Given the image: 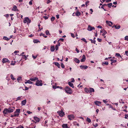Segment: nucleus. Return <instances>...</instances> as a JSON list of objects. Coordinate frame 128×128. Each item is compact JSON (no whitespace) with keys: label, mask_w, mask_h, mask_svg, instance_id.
Here are the masks:
<instances>
[{"label":"nucleus","mask_w":128,"mask_h":128,"mask_svg":"<svg viewBox=\"0 0 128 128\" xmlns=\"http://www.w3.org/2000/svg\"><path fill=\"white\" fill-rule=\"evenodd\" d=\"M14 110L11 108H5L3 111V113L4 116H5L8 113H10L13 112Z\"/></svg>","instance_id":"obj_1"},{"label":"nucleus","mask_w":128,"mask_h":128,"mask_svg":"<svg viewBox=\"0 0 128 128\" xmlns=\"http://www.w3.org/2000/svg\"><path fill=\"white\" fill-rule=\"evenodd\" d=\"M64 90L66 93L69 94H71L72 93V90L68 86H66L64 88Z\"/></svg>","instance_id":"obj_2"},{"label":"nucleus","mask_w":128,"mask_h":128,"mask_svg":"<svg viewBox=\"0 0 128 128\" xmlns=\"http://www.w3.org/2000/svg\"><path fill=\"white\" fill-rule=\"evenodd\" d=\"M23 22L24 23L29 24L31 22V20L28 17H26L24 19Z\"/></svg>","instance_id":"obj_3"},{"label":"nucleus","mask_w":128,"mask_h":128,"mask_svg":"<svg viewBox=\"0 0 128 128\" xmlns=\"http://www.w3.org/2000/svg\"><path fill=\"white\" fill-rule=\"evenodd\" d=\"M42 80H40L39 81L38 79V80H37L35 84L37 86H42Z\"/></svg>","instance_id":"obj_4"},{"label":"nucleus","mask_w":128,"mask_h":128,"mask_svg":"<svg viewBox=\"0 0 128 128\" xmlns=\"http://www.w3.org/2000/svg\"><path fill=\"white\" fill-rule=\"evenodd\" d=\"M68 119L70 120H72L74 119V116L73 114L68 115Z\"/></svg>","instance_id":"obj_5"},{"label":"nucleus","mask_w":128,"mask_h":128,"mask_svg":"<svg viewBox=\"0 0 128 128\" xmlns=\"http://www.w3.org/2000/svg\"><path fill=\"white\" fill-rule=\"evenodd\" d=\"M38 78L36 77L34 78H30V80L32 82H35L38 80Z\"/></svg>","instance_id":"obj_6"},{"label":"nucleus","mask_w":128,"mask_h":128,"mask_svg":"<svg viewBox=\"0 0 128 128\" xmlns=\"http://www.w3.org/2000/svg\"><path fill=\"white\" fill-rule=\"evenodd\" d=\"M95 29L94 28V27H92L90 26V25H89L88 26L87 30L89 31H91L92 30Z\"/></svg>","instance_id":"obj_7"},{"label":"nucleus","mask_w":128,"mask_h":128,"mask_svg":"<svg viewBox=\"0 0 128 128\" xmlns=\"http://www.w3.org/2000/svg\"><path fill=\"white\" fill-rule=\"evenodd\" d=\"M20 112V109H16V111H15L14 112V114H18V116L19 115V113Z\"/></svg>","instance_id":"obj_8"},{"label":"nucleus","mask_w":128,"mask_h":128,"mask_svg":"<svg viewBox=\"0 0 128 128\" xmlns=\"http://www.w3.org/2000/svg\"><path fill=\"white\" fill-rule=\"evenodd\" d=\"M57 112L60 116H63L64 114V112L62 111L58 112Z\"/></svg>","instance_id":"obj_9"},{"label":"nucleus","mask_w":128,"mask_h":128,"mask_svg":"<svg viewBox=\"0 0 128 128\" xmlns=\"http://www.w3.org/2000/svg\"><path fill=\"white\" fill-rule=\"evenodd\" d=\"M106 23L109 26H112V22L110 21H108L106 20Z\"/></svg>","instance_id":"obj_10"},{"label":"nucleus","mask_w":128,"mask_h":128,"mask_svg":"<svg viewBox=\"0 0 128 128\" xmlns=\"http://www.w3.org/2000/svg\"><path fill=\"white\" fill-rule=\"evenodd\" d=\"M94 102L95 104L98 106H99L101 104L100 102L98 101H95Z\"/></svg>","instance_id":"obj_11"},{"label":"nucleus","mask_w":128,"mask_h":128,"mask_svg":"<svg viewBox=\"0 0 128 128\" xmlns=\"http://www.w3.org/2000/svg\"><path fill=\"white\" fill-rule=\"evenodd\" d=\"M12 10L14 11H18V10L17 9V7L16 6L14 5V6L13 8L12 9Z\"/></svg>","instance_id":"obj_12"},{"label":"nucleus","mask_w":128,"mask_h":128,"mask_svg":"<svg viewBox=\"0 0 128 128\" xmlns=\"http://www.w3.org/2000/svg\"><path fill=\"white\" fill-rule=\"evenodd\" d=\"M100 32L103 33V34H102V35L103 36H104L107 33L106 31L104 30H100Z\"/></svg>","instance_id":"obj_13"},{"label":"nucleus","mask_w":128,"mask_h":128,"mask_svg":"<svg viewBox=\"0 0 128 128\" xmlns=\"http://www.w3.org/2000/svg\"><path fill=\"white\" fill-rule=\"evenodd\" d=\"M94 89L92 88H89V92L91 93L92 92H94Z\"/></svg>","instance_id":"obj_14"},{"label":"nucleus","mask_w":128,"mask_h":128,"mask_svg":"<svg viewBox=\"0 0 128 128\" xmlns=\"http://www.w3.org/2000/svg\"><path fill=\"white\" fill-rule=\"evenodd\" d=\"M67 124H63L62 125V127L63 128H69Z\"/></svg>","instance_id":"obj_15"},{"label":"nucleus","mask_w":128,"mask_h":128,"mask_svg":"<svg viewBox=\"0 0 128 128\" xmlns=\"http://www.w3.org/2000/svg\"><path fill=\"white\" fill-rule=\"evenodd\" d=\"M86 60V57L84 55H83L82 56V58L81 60V61L82 62H84Z\"/></svg>","instance_id":"obj_16"},{"label":"nucleus","mask_w":128,"mask_h":128,"mask_svg":"<svg viewBox=\"0 0 128 128\" xmlns=\"http://www.w3.org/2000/svg\"><path fill=\"white\" fill-rule=\"evenodd\" d=\"M80 67L81 68L83 69H86L88 68V66H80Z\"/></svg>","instance_id":"obj_17"},{"label":"nucleus","mask_w":128,"mask_h":128,"mask_svg":"<svg viewBox=\"0 0 128 128\" xmlns=\"http://www.w3.org/2000/svg\"><path fill=\"white\" fill-rule=\"evenodd\" d=\"M68 84L70 86L72 87V88H74V86L73 84L71 83V82H68Z\"/></svg>","instance_id":"obj_18"},{"label":"nucleus","mask_w":128,"mask_h":128,"mask_svg":"<svg viewBox=\"0 0 128 128\" xmlns=\"http://www.w3.org/2000/svg\"><path fill=\"white\" fill-rule=\"evenodd\" d=\"M53 64H54L58 68H60V64L57 62H54Z\"/></svg>","instance_id":"obj_19"},{"label":"nucleus","mask_w":128,"mask_h":128,"mask_svg":"<svg viewBox=\"0 0 128 128\" xmlns=\"http://www.w3.org/2000/svg\"><path fill=\"white\" fill-rule=\"evenodd\" d=\"M9 60H8L6 58H4L2 59V62L3 63H5L6 62L8 61Z\"/></svg>","instance_id":"obj_20"},{"label":"nucleus","mask_w":128,"mask_h":128,"mask_svg":"<svg viewBox=\"0 0 128 128\" xmlns=\"http://www.w3.org/2000/svg\"><path fill=\"white\" fill-rule=\"evenodd\" d=\"M55 50V48L54 46H51L50 50L51 52H53Z\"/></svg>","instance_id":"obj_21"},{"label":"nucleus","mask_w":128,"mask_h":128,"mask_svg":"<svg viewBox=\"0 0 128 128\" xmlns=\"http://www.w3.org/2000/svg\"><path fill=\"white\" fill-rule=\"evenodd\" d=\"M26 100H25L22 101L21 104L22 105L24 106L26 104Z\"/></svg>","instance_id":"obj_22"},{"label":"nucleus","mask_w":128,"mask_h":128,"mask_svg":"<svg viewBox=\"0 0 128 128\" xmlns=\"http://www.w3.org/2000/svg\"><path fill=\"white\" fill-rule=\"evenodd\" d=\"M34 119L36 121V122H38L40 120V119L36 117H34Z\"/></svg>","instance_id":"obj_23"},{"label":"nucleus","mask_w":128,"mask_h":128,"mask_svg":"<svg viewBox=\"0 0 128 128\" xmlns=\"http://www.w3.org/2000/svg\"><path fill=\"white\" fill-rule=\"evenodd\" d=\"M74 61L76 62L77 63H79L80 62V60L77 58H75L74 59Z\"/></svg>","instance_id":"obj_24"},{"label":"nucleus","mask_w":128,"mask_h":128,"mask_svg":"<svg viewBox=\"0 0 128 128\" xmlns=\"http://www.w3.org/2000/svg\"><path fill=\"white\" fill-rule=\"evenodd\" d=\"M25 84H26L27 83H28L29 84H32L33 83L32 82L30 81V80H27L26 82H25Z\"/></svg>","instance_id":"obj_25"},{"label":"nucleus","mask_w":128,"mask_h":128,"mask_svg":"<svg viewBox=\"0 0 128 128\" xmlns=\"http://www.w3.org/2000/svg\"><path fill=\"white\" fill-rule=\"evenodd\" d=\"M10 117L12 118L14 117H18V114H14L11 115L10 116Z\"/></svg>","instance_id":"obj_26"},{"label":"nucleus","mask_w":128,"mask_h":128,"mask_svg":"<svg viewBox=\"0 0 128 128\" xmlns=\"http://www.w3.org/2000/svg\"><path fill=\"white\" fill-rule=\"evenodd\" d=\"M22 77L20 76L18 77L17 78V80L18 82H20L21 81Z\"/></svg>","instance_id":"obj_27"},{"label":"nucleus","mask_w":128,"mask_h":128,"mask_svg":"<svg viewBox=\"0 0 128 128\" xmlns=\"http://www.w3.org/2000/svg\"><path fill=\"white\" fill-rule=\"evenodd\" d=\"M3 39L4 40H5L7 41H8L10 39V38H8L6 36H4L3 37Z\"/></svg>","instance_id":"obj_28"},{"label":"nucleus","mask_w":128,"mask_h":128,"mask_svg":"<svg viewBox=\"0 0 128 128\" xmlns=\"http://www.w3.org/2000/svg\"><path fill=\"white\" fill-rule=\"evenodd\" d=\"M39 35L40 36H42L45 38H46L47 37V36H46L44 34L42 33H41Z\"/></svg>","instance_id":"obj_29"},{"label":"nucleus","mask_w":128,"mask_h":128,"mask_svg":"<svg viewBox=\"0 0 128 128\" xmlns=\"http://www.w3.org/2000/svg\"><path fill=\"white\" fill-rule=\"evenodd\" d=\"M76 16H78L80 15V13L78 11L76 13Z\"/></svg>","instance_id":"obj_30"},{"label":"nucleus","mask_w":128,"mask_h":128,"mask_svg":"<svg viewBox=\"0 0 128 128\" xmlns=\"http://www.w3.org/2000/svg\"><path fill=\"white\" fill-rule=\"evenodd\" d=\"M84 91H85L87 93H88L89 92V88H84Z\"/></svg>","instance_id":"obj_31"},{"label":"nucleus","mask_w":128,"mask_h":128,"mask_svg":"<svg viewBox=\"0 0 128 128\" xmlns=\"http://www.w3.org/2000/svg\"><path fill=\"white\" fill-rule=\"evenodd\" d=\"M116 56L118 57H120L122 58V57L120 54L119 53H116Z\"/></svg>","instance_id":"obj_32"},{"label":"nucleus","mask_w":128,"mask_h":128,"mask_svg":"<svg viewBox=\"0 0 128 128\" xmlns=\"http://www.w3.org/2000/svg\"><path fill=\"white\" fill-rule=\"evenodd\" d=\"M86 121L89 123H90L91 122L90 119L88 117L87 118Z\"/></svg>","instance_id":"obj_33"},{"label":"nucleus","mask_w":128,"mask_h":128,"mask_svg":"<svg viewBox=\"0 0 128 128\" xmlns=\"http://www.w3.org/2000/svg\"><path fill=\"white\" fill-rule=\"evenodd\" d=\"M22 96H19V97H18L16 98V101L18 100H21L22 98Z\"/></svg>","instance_id":"obj_34"},{"label":"nucleus","mask_w":128,"mask_h":128,"mask_svg":"<svg viewBox=\"0 0 128 128\" xmlns=\"http://www.w3.org/2000/svg\"><path fill=\"white\" fill-rule=\"evenodd\" d=\"M10 77L13 80H16V79L14 78L12 74H11L10 75Z\"/></svg>","instance_id":"obj_35"},{"label":"nucleus","mask_w":128,"mask_h":128,"mask_svg":"<svg viewBox=\"0 0 128 128\" xmlns=\"http://www.w3.org/2000/svg\"><path fill=\"white\" fill-rule=\"evenodd\" d=\"M114 26L115 28H116L117 29H119L120 27V25H118V26H117L116 25H115Z\"/></svg>","instance_id":"obj_36"},{"label":"nucleus","mask_w":128,"mask_h":128,"mask_svg":"<svg viewBox=\"0 0 128 128\" xmlns=\"http://www.w3.org/2000/svg\"><path fill=\"white\" fill-rule=\"evenodd\" d=\"M112 3H110L109 4H107V5H108V7H109L110 8L111 7V6L112 5Z\"/></svg>","instance_id":"obj_37"},{"label":"nucleus","mask_w":128,"mask_h":128,"mask_svg":"<svg viewBox=\"0 0 128 128\" xmlns=\"http://www.w3.org/2000/svg\"><path fill=\"white\" fill-rule=\"evenodd\" d=\"M110 60L112 62H113L114 63H115L116 62L117 60H113V59H111Z\"/></svg>","instance_id":"obj_38"},{"label":"nucleus","mask_w":128,"mask_h":128,"mask_svg":"<svg viewBox=\"0 0 128 128\" xmlns=\"http://www.w3.org/2000/svg\"><path fill=\"white\" fill-rule=\"evenodd\" d=\"M90 40L91 41L92 43L95 44L96 42V41L94 40H92V39H90Z\"/></svg>","instance_id":"obj_39"},{"label":"nucleus","mask_w":128,"mask_h":128,"mask_svg":"<svg viewBox=\"0 0 128 128\" xmlns=\"http://www.w3.org/2000/svg\"><path fill=\"white\" fill-rule=\"evenodd\" d=\"M33 42L34 43H37L39 42L38 40H34Z\"/></svg>","instance_id":"obj_40"},{"label":"nucleus","mask_w":128,"mask_h":128,"mask_svg":"<svg viewBox=\"0 0 128 128\" xmlns=\"http://www.w3.org/2000/svg\"><path fill=\"white\" fill-rule=\"evenodd\" d=\"M61 67L63 68H64L65 67L64 65L62 63H61Z\"/></svg>","instance_id":"obj_41"},{"label":"nucleus","mask_w":128,"mask_h":128,"mask_svg":"<svg viewBox=\"0 0 128 128\" xmlns=\"http://www.w3.org/2000/svg\"><path fill=\"white\" fill-rule=\"evenodd\" d=\"M46 35H48L49 34H50L49 31L48 30H47L46 31Z\"/></svg>","instance_id":"obj_42"},{"label":"nucleus","mask_w":128,"mask_h":128,"mask_svg":"<svg viewBox=\"0 0 128 128\" xmlns=\"http://www.w3.org/2000/svg\"><path fill=\"white\" fill-rule=\"evenodd\" d=\"M124 40L128 41V36H126L124 37Z\"/></svg>","instance_id":"obj_43"},{"label":"nucleus","mask_w":128,"mask_h":128,"mask_svg":"<svg viewBox=\"0 0 128 128\" xmlns=\"http://www.w3.org/2000/svg\"><path fill=\"white\" fill-rule=\"evenodd\" d=\"M81 40L84 41V42H85L86 43H87V41H86V40L84 38H82L81 39Z\"/></svg>","instance_id":"obj_44"},{"label":"nucleus","mask_w":128,"mask_h":128,"mask_svg":"<svg viewBox=\"0 0 128 128\" xmlns=\"http://www.w3.org/2000/svg\"><path fill=\"white\" fill-rule=\"evenodd\" d=\"M55 19V17H52L51 18V20L52 21H53Z\"/></svg>","instance_id":"obj_45"},{"label":"nucleus","mask_w":128,"mask_h":128,"mask_svg":"<svg viewBox=\"0 0 128 128\" xmlns=\"http://www.w3.org/2000/svg\"><path fill=\"white\" fill-rule=\"evenodd\" d=\"M93 125L95 127H96L98 126V124L97 123H96L95 124H93Z\"/></svg>","instance_id":"obj_46"},{"label":"nucleus","mask_w":128,"mask_h":128,"mask_svg":"<svg viewBox=\"0 0 128 128\" xmlns=\"http://www.w3.org/2000/svg\"><path fill=\"white\" fill-rule=\"evenodd\" d=\"M55 48L56 50H58V45H56L55 46Z\"/></svg>","instance_id":"obj_47"},{"label":"nucleus","mask_w":128,"mask_h":128,"mask_svg":"<svg viewBox=\"0 0 128 128\" xmlns=\"http://www.w3.org/2000/svg\"><path fill=\"white\" fill-rule=\"evenodd\" d=\"M122 99H121V100H119V102L120 103H122V104H124V102H122Z\"/></svg>","instance_id":"obj_48"},{"label":"nucleus","mask_w":128,"mask_h":128,"mask_svg":"<svg viewBox=\"0 0 128 128\" xmlns=\"http://www.w3.org/2000/svg\"><path fill=\"white\" fill-rule=\"evenodd\" d=\"M110 108H111L112 109L114 110H116V109L115 108H114L111 105H110Z\"/></svg>","instance_id":"obj_49"},{"label":"nucleus","mask_w":128,"mask_h":128,"mask_svg":"<svg viewBox=\"0 0 128 128\" xmlns=\"http://www.w3.org/2000/svg\"><path fill=\"white\" fill-rule=\"evenodd\" d=\"M13 61H12V62L11 63V65H14L15 64V63L16 62H14V63H12Z\"/></svg>","instance_id":"obj_50"},{"label":"nucleus","mask_w":128,"mask_h":128,"mask_svg":"<svg viewBox=\"0 0 128 128\" xmlns=\"http://www.w3.org/2000/svg\"><path fill=\"white\" fill-rule=\"evenodd\" d=\"M89 1H87L85 2V4L86 5V6L87 7V4L89 3Z\"/></svg>","instance_id":"obj_51"},{"label":"nucleus","mask_w":128,"mask_h":128,"mask_svg":"<svg viewBox=\"0 0 128 128\" xmlns=\"http://www.w3.org/2000/svg\"><path fill=\"white\" fill-rule=\"evenodd\" d=\"M71 80H72V81H71V82H74V78H71Z\"/></svg>","instance_id":"obj_52"},{"label":"nucleus","mask_w":128,"mask_h":128,"mask_svg":"<svg viewBox=\"0 0 128 128\" xmlns=\"http://www.w3.org/2000/svg\"><path fill=\"white\" fill-rule=\"evenodd\" d=\"M32 57L34 59H35L37 57V56H34L33 55H32Z\"/></svg>","instance_id":"obj_53"},{"label":"nucleus","mask_w":128,"mask_h":128,"mask_svg":"<svg viewBox=\"0 0 128 128\" xmlns=\"http://www.w3.org/2000/svg\"><path fill=\"white\" fill-rule=\"evenodd\" d=\"M57 88H59L61 90L62 89H63L62 87H60V86H57Z\"/></svg>","instance_id":"obj_54"},{"label":"nucleus","mask_w":128,"mask_h":128,"mask_svg":"<svg viewBox=\"0 0 128 128\" xmlns=\"http://www.w3.org/2000/svg\"><path fill=\"white\" fill-rule=\"evenodd\" d=\"M104 64L106 65H108V62H104Z\"/></svg>","instance_id":"obj_55"},{"label":"nucleus","mask_w":128,"mask_h":128,"mask_svg":"<svg viewBox=\"0 0 128 128\" xmlns=\"http://www.w3.org/2000/svg\"><path fill=\"white\" fill-rule=\"evenodd\" d=\"M128 114H125V118L126 119L128 117Z\"/></svg>","instance_id":"obj_56"},{"label":"nucleus","mask_w":128,"mask_h":128,"mask_svg":"<svg viewBox=\"0 0 128 128\" xmlns=\"http://www.w3.org/2000/svg\"><path fill=\"white\" fill-rule=\"evenodd\" d=\"M4 16H5L6 17L8 18L9 16V14H6L4 15Z\"/></svg>","instance_id":"obj_57"},{"label":"nucleus","mask_w":128,"mask_h":128,"mask_svg":"<svg viewBox=\"0 0 128 128\" xmlns=\"http://www.w3.org/2000/svg\"><path fill=\"white\" fill-rule=\"evenodd\" d=\"M76 50L78 53L79 52V50L77 48H76Z\"/></svg>","instance_id":"obj_58"},{"label":"nucleus","mask_w":128,"mask_h":128,"mask_svg":"<svg viewBox=\"0 0 128 128\" xmlns=\"http://www.w3.org/2000/svg\"><path fill=\"white\" fill-rule=\"evenodd\" d=\"M29 4L30 5H32V2L31 1H30L29 2Z\"/></svg>","instance_id":"obj_59"},{"label":"nucleus","mask_w":128,"mask_h":128,"mask_svg":"<svg viewBox=\"0 0 128 128\" xmlns=\"http://www.w3.org/2000/svg\"><path fill=\"white\" fill-rule=\"evenodd\" d=\"M125 53L126 56H128V51H125Z\"/></svg>","instance_id":"obj_60"},{"label":"nucleus","mask_w":128,"mask_h":128,"mask_svg":"<svg viewBox=\"0 0 128 128\" xmlns=\"http://www.w3.org/2000/svg\"><path fill=\"white\" fill-rule=\"evenodd\" d=\"M103 102H104V103L105 104H106L107 102H108V101H106L105 100H103Z\"/></svg>","instance_id":"obj_61"},{"label":"nucleus","mask_w":128,"mask_h":128,"mask_svg":"<svg viewBox=\"0 0 128 128\" xmlns=\"http://www.w3.org/2000/svg\"><path fill=\"white\" fill-rule=\"evenodd\" d=\"M98 41L99 42H100L102 40L101 39H100V38H98Z\"/></svg>","instance_id":"obj_62"},{"label":"nucleus","mask_w":128,"mask_h":128,"mask_svg":"<svg viewBox=\"0 0 128 128\" xmlns=\"http://www.w3.org/2000/svg\"><path fill=\"white\" fill-rule=\"evenodd\" d=\"M44 18L46 20L48 18V17L46 16H44Z\"/></svg>","instance_id":"obj_63"},{"label":"nucleus","mask_w":128,"mask_h":128,"mask_svg":"<svg viewBox=\"0 0 128 128\" xmlns=\"http://www.w3.org/2000/svg\"><path fill=\"white\" fill-rule=\"evenodd\" d=\"M50 2L51 1L50 0H48L47 2V4H48L49 3H50Z\"/></svg>","instance_id":"obj_64"}]
</instances>
